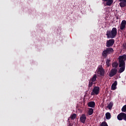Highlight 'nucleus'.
Here are the masks:
<instances>
[{"label": "nucleus", "mask_w": 126, "mask_h": 126, "mask_svg": "<svg viewBox=\"0 0 126 126\" xmlns=\"http://www.w3.org/2000/svg\"><path fill=\"white\" fill-rule=\"evenodd\" d=\"M121 110L122 112H123L124 113H126V105L123 106Z\"/></svg>", "instance_id": "6ab92c4d"}, {"label": "nucleus", "mask_w": 126, "mask_h": 126, "mask_svg": "<svg viewBox=\"0 0 126 126\" xmlns=\"http://www.w3.org/2000/svg\"><path fill=\"white\" fill-rule=\"evenodd\" d=\"M110 62H111L110 60H108L107 59L106 61V63L107 65H109V64H110Z\"/></svg>", "instance_id": "412c9836"}, {"label": "nucleus", "mask_w": 126, "mask_h": 126, "mask_svg": "<svg viewBox=\"0 0 126 126\" xmlns=\"http://www.w3.org/2000/svg\"><path fill=\"white\" fill-rule=\"evenodd\" d=\"M93 112H94V110H93V108H90L88 111V115L89 116H91L92 114H93Z\"/></svg>", "instance_id": "f3484780"}, {"label": "nucleus", "mask_w": 126, "mask_h": 126, "mask_svg": "<svg viewBox=\"0 0 126 126\" xmlns=\"http://www.w3.org/2000/svg\"><path fill=\"white\" fill-rule=\"evenodd\" d=\"M99 91L100 87H99L98 86H95L91 93L92 96H93L94 95H98V94H99Z\"/></svg>", "instance_id": "39448f33"}, {"label": "nucleus", "mask_w": 126, "mask_h": 126, "mask_svg": "<svg viewBox=\"0 0 126 126\" xmlns=\"http://www.w3.org/2000/svg\"><path fill=\"white\" fill-rule=\"evenodd\" d=\"M93 82L92 81H90L89 83V88H90V87H92V85H93Z\"/></svg>", "instance_id": "aec40b11"}, {"label": "nucleus", "mask_w": 126, "mask_h": 126, "mask_svg": "<svg viewBox=\"0 0 126 126\" xmlns=\"http://www.w3.org/2000/svg\"><path fill=\"white\" fill-rule=\"evenodd\" d=\"M117 84H118V82H117V81H115L111 86V88L112 90H116L117 89Z\"/></svg>", "instance_id": "f8f14e48"}, {"label": "nucleus", "mask_w": 126, "mask_h": 126, "mask_svg": "<svg viewBox=\"0 0 126 126\" xmlns=\"http://www.w3.org/2000/svg\"><path fill=\"white\" fill-rule=\"evenodd\" d=\"M125 116V113L121 112L117 116V119L119 121H123Z\"/></svg>", "instance_id": "6e6552de"}, {"label": "nucleus", "mask_w": 126, "mask_h": 126, "mask_svg": "<svg viewBox=\"0 0 126 126\" xmlns=\"http://www.w3.org/2000/svg\"><path fill=\"white\" fill-rule=\"evenodd\" d=\"M115 44V39H111L106 41V47L104 50L102 52V56L103 59H106L108 55H111V54H113L115 51L114 49L111 47H113V45Z\"/></svg>", "instance_id": "f03ea898"}, {"label": "nucleus", "mask_w": 126, "mask_h": 126, "mask_svg": "<svg viewBox=\"0 0 126 126\" xmlns=\"http://www.w3.org/2000/svg\"><path fill=\"white\" fill-rule=\"evenodd\" d=\"M119 62H114L112 63V66L114 68H117L120 67L118 70V73H122L124 72V70L126 69V55H124L119 56L118 58Z\"/></svg>", "instance_id": "f257e3e1"}, {"label": "nucleus", "mask_w": 126, "mask_h": 126, "mask_svg": "<svg viewBox=\"0 0 126 126\" xmlns=\"http://www.w3.org/2000/svg\"><path fill=\"white\" fill-rule=\"evenodd\" d=\"M97 80V74H94L93 76V77L91 78L90 81H92V82H95Z\"/></svg>", "instance_id": "ddd939ff"}, {"label": "nucleus", "mask_w": 126, "mask_h": 126, "mask_svg": "<svg viewBox=\"0 0 126 126\" xmlns=\"http://www.w3.org/2000/svg\"><path fill=\"white\" fill-rule=\"evenodd\" d=\"M126 21L123 20L122 21L121 24L120 25L121 30H124V29H125V28H126Z\"/></svg>", "instance_id": "9d476101"}, {"label": "nucleus", "mask_w": 126, "mask_h": 126, "mask_svg": "<svg viewBox=\"0 0 126 126\" xmlns=\"http://www.w3.org/2000/svg\"><path fill=\"white\" fill-rule=\"evenodd\" d=\"M117 34H118V32L116 28H113L111 31L108 30L106 32V36L108 39H114L117 36Z\"/></svg>", "instance_id": "7ed1b4c3"}, {"label": "nucleus", "mask_w": 126, "mask_h": 126, "mask_svg": "<svg viewBox=\"0 0 126 126\" xmlns=\"http://www.w3.org/2000/svg\"><path fill=\"white\" fill-rule=\"evenodd\" d=\"M123 120L126 122V113H124V117Z\"/></svg>", "instance_id": "4be33fe9"}, {"label": "nucleus", "mask_w": 126, "mask_h": 126, "mask_svg": "<svg viewBox=\"0 0 126 126\" xmlns=\"http://www.w3.org/2000/svg\"><path fill=\"white\" fill-rule=\"evenodd\" d=\"M120 6L121 7H126V0H119Z\"/></svg>", "instance_id": "1a4fd4ad"}, {"label": "nucleus", "mask_w": 126, "mask_h": 126, "mask_svg": "<svg viewBox=\"0 0 126 126\" xmlns=\"http://www.w3.org/2000/svg\"><path fill=\"white\" fill-rule=\"evenodd\" d=\"M102 1H106V4L108 6H111L113 2H114L113 0H102Z\"/></svg>", "instance_id": "9b49d317"}, {"label": "nucleus", "mask_w": 126, "mask_h": 126, "mask_svg": "<svg viewBox=\"0 0 126 126\" xmlns=\"http://www.w3.org/2000/svg\"><path fill=\"white\" fill-rule=\"evenodd\" d=\"M76 118V114H73L72 115H71L70 117L69 118V119H71V120H74Z\"/></svg>", "instance_id": "a211bd4d"}, {"label": "nucleus", "mask_w": 126, "mask_h": 126, "mask_svg": "<svg viewBox=\"0 0 126 126\" xmlns=\"http://www.w3.org/2000/svg\"><path fill=\"white\" fill-rule=\"evenodd\" d=\"M96 73L98 75L100 76H104L105 75V70L103 68V67H98L96 70Z\"/></svg>", "instance_id": "20e7f679"}, {"label": "nucleus", "mask_w": 126, "mask_h": 126, "mask_svg": "<svg viewBox=\"0 0 126 126\" xmlns=\"http://www.w3.org/2000/svg\"><path fill=\"white\" fill-rule=\"evenodd\" d=\"M80 121L82 124H85V122H86V115L84 114H82L80 117Z\"/></svg>", "instance_id": "0eeeda50"}, {"label": "nucleus", "mask_w": 126, "mask_h": 126, "mask_svg": "<svg viewBox=\"0 0 126 126\" xmlns=\"http://www.w3.org/2000/svg\"><path fill=\"white\" fill-rule=\"evenodd\" d=\"M88 107L91 108H94L95 107V102L91 101L88 103Z\"/></svg>", "instance_id": "4468645a"}, {"label": "nucleus", "mask_w": 126, "mask_h": 126, "mask_svg": "<svg viewBox=\"0 0 126 126\" xmlns=\"http://www.w3.org/2000/svg\"><path fill=\"white\" fill-rule=\"evenodd\" d=\"M113 105H114V103H113V102H111L109 103V104L107 106V108H108L109 110H111L112 108H113Z\"/></svg>", "instance_id": "dca6fc26"}, {"label": "nucleus", "mask_w": 126, "mask_h": 126, "mask_svg": "<svg viewBox=\"0 0 126 126\" xmlns=\"http://www.w3.org/2000/svg\"><path fill=\"white\" fill-rule=\"evenodd\" d=\"M118 72V69L117 68H112L110 72H109L108 75L109 77H113V76H115L116 74H117Z\"/></svg>", "instance_id": "423d86ee"}, {"label": "nucleus", "mask_w": 126, "mask_h": 126, "mask_svg": "<svg viewBox=\"0 0 126 126\" xmlns=\"http://www.w3.org/2000/svg\"><path fill=\"white\" fill-rule=\"evenodd\" d=\"M105 117L106 120H110L111 119V113L110 112H107L105 114Z\"/></svg>", "instance_id": "2eb2a0df"}]
</instances>
